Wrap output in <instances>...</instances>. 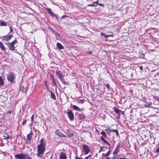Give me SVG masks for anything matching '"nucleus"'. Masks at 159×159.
<instances>
[{
	"instance_id": "f257e3e1",
	"label": "nucleus",
	"mask_w": 159,
	"mask_h": 159,
	"mask_svg": "<svg viewBox=\"0 0 159 159\" xmlns=\"http://www.w3.org/2000/svg\"><path fill=\"white\" fill-rule=\"evenodd\" d=\"M56 74L63 84H67V83L65 81L64 76L61 71L57 70L56 72Z\"/></svg>"
},
{
	"instance_id": "f03ea898",
	"label": "nucleus",
	"mask_w": 159,
	"mask_h": 159,
	"mask_svg": "<svg viewBox=\"0 0 159 159\" xmlns=\"http://www.w3.org/2000/svg\"><path fill=\"white\" fill-rule=\"evenodd\" d=\"M15 157L17 159H32L29 155L27 153H20L18 154L15 155Z\"/></svg>"
},
{
	"instance_id": "7ed1b4c3",
	"label": "nucleus",
	"mask_w": 159,
	"mask_h": 159,
	"mask_svg": "<svg viewBox=\"0 0 159 159\" xmlns=\"http://www.w3.org/2000/svg\"><path fill=\"white\" fill-rule=\"evenodd\" d=\"M37 156L39 157H42L45 150V147L38 145Z\"/></svg>"
},
{
	"instance_id": "20e7f679",
	"label": "nucleus",
	"mask_w": 159,
	"mask_h": 159,
	"mask_svg": "<svg viewBox=\"0 0 159 159\" xmlns=\"http://www.w3.org/2000/svg\"><path fill=\"white\" fill-rule=\"evenodd\" d=\"M17 42V40L15 39L11 43H5V44L8 46V48L10 50L12 51L14 50L15 51H16V50L14 49L15 48L14 44L15 43H16Z\"/></svg>"
},
{
	"instance_id": "39448f33",
	"label": "nucleus",
	"mask_w": 159,
	"mask_h": 159,
	"mask_svg": "<svg viewBox=\"0 0 159 159\" xmlns=\"http://www.w3.org/2000/svg\"><path fill=\"white\" fill-rule=\"evenodd\" d=\"M7 78L9 81L12 82L15 78L13 73L12 72H10L7 76Z\"/></svg>"
},
{
	"instance_id": "423d86ee",
	"label": "nucleus",
	"mask_w": 159,
	"mask_h": 159,
	"mask_svg": "<svg viewBox=\"0 0 159 159\" xmlns=\"http://www.w3.org/2000/svg\"><path fill=\"white\" fill-rule=\"evenodd\" d=\"M12 139V134L11 132H5L4 133L3 135V139L5 140H8L9 139Z\"/></svg>"
},
{
	"instance_id": "0eeeda50",
	"label": "nucleus",
	"mask_w": 159,
	"mask_h": 159,
	"mask_svg": "<svg viewBox=\"0 0 159 159\" xmlns=\"http://www.w3.org/2000/svg\"><path fill=\"white\" fill-rule=\"evenodd\" d=\"M47 12L48 13L50 16H51L53 17H55L56 19H57L58 18L59 16L58 15L53 13L51 9L49 8H47Z\"/></svg>"
},
{
	"instance_id": "6e6552de",
	"label": "nucleus",
	"mask_w": 159,
	"mask_h": 159,
	"mask_svg": "<svg viewBox=\"0 0 159 159\" xmlns=\"http://www.w3.org/2000/svg\"><path fill=\"white\" fill-rule=\"evenodd\" d=\"M83 147L84 152V155L88 154L90 151V150L89 147L86 144H83Z\"/></svg>"
},
{
	"instance_id": "1a4fd4ad",
	"label": "nucleus",
	"mask_w": 159,
	"mask_h": 159,
	"mask_svg": "<svg viewBox=\"0 0 159 159\" xmlns=\"http://www.w3.org/2000/svg\"><path fill=\"white\" fill-rule=\"evenodd\" d=\"M67 114L70 120H74V114L71 110L68 111Z\"/></svg>"
},
{
	"instance_id": "9d476101",
	"label": "nucleus",
	"mask_w": 159,
	"mask_h": 159,
	"mask_svg": "<svg viewBox=\"0 0 159 159\" xmlns=\"http://www.w3.org/2000/svg\"><path fill=\"white\" fill-rule=\"evenodd\" d=\"M13 37V35H12L10 34L9 35H5L3 36L2 37V40H4L6 41H8L10 40L11 38Z\"/></svg>"
},
{
	"instance_id": "9b49d317",
	"label": "nucleus",
	"mask_w": 159,
	"mask_h": 159,
	"mask_svg": "<svg viewBox=\"0 0 159 159\" xmlns=\"http://www.w3.org/2000/svg\"><path fill=\"white\" fill-rule=\"evenodd\" d=\"M76 114H78V118L79 120H83L86 117V116L82 113H76Z\"/></svg>"
},
{
	"instance_id": "f8f14e48",
	"label": "nucleus",
	"mask_w": 159,
	"mask_h": 159,
	"mask_svg": "<svg viewBox=\"0 0 159 159\" xmlns=\"http://www.w3.org/2000/svg\"><path fill=\"white\" fill-rule=\"evenodd\" d=\"M55 133L57 135L60 137L64 138L67 137V136L66 135L62 133L61 132L59 131L58 130H57L55 131Z\"/></svg>"
},
{
	"instance_id": "ddd939ff",
	"label": "nucleus",
	"mask_w": 159,
	"mask_h": 159,
	"mask_svg": "<svg viewBox=\"0 0 159 159\" xmlns=\"http://www.w3.org/2000/svg\"><path fill=\"white\" fill-rule=\"evenodd\" d=\"M46 144V142L45 141L44 139L42 138L40 140V144L39 145L45 147Z\"/></svg>"
},
{
	"instance_id": "4468645a",
	"label": "nucleus",
	"mask_w": 159,
	"mask_h": 159,
	"mask_svg": "<svg viewBox=\"0 0 159 159\" xmlns=\"http://www.w3.org/2000/svg\"><path fill=\"white\" fill-rule=\"evenodd\" d=\"M33 135V132L31 130L30 131V133L28 134L27 135V140H29V141H30L32 138V136Z\"/></svg>"
},
{
	"instance_id": "2eb2a0df",
	"label": "nucleus",
	"mask_w": 159,
	"mask_h": 159,
	"mask_svg": "<svg viewBox=\"0 0 159 159\" xmlns=\"http://www.w3.org/2000/svg\"><path fill=\"white\" fill-rule=\"evenodd\" d=\"M99 1L97 0L96 2H94L92 4H89L88 5L89 7H96L98 4Z\"/></svg>"
},
{
	"instance_id": "dca6fc26",
	"label": "nucleus",
	"mask_w": 159,
	"mask_h": 159,
	"mask_svg": "<svg viewBox=\"0 0 159 159\" xmlns=\"http://www.w3.org/2000/svg\"><path fill=\"white\" fill-rule=\"evenodd\" d=\"M60 159H66L67 157L65 153L64 152H61L59 156Z\"/></svg>"
},
{
	"instance_id": "f3484780",
	"label": "nucleus",
	"mask_w": 159,
	"mask_h": 159,
	"mask_svg": "<svg viewBox=\"0 0 159 159\" xmlns=\"http://www.w3.org/2000/svg\"><path fill=\"white\" fill-rule=\"evenodd\" d=\"M72 107L73 109L76 111H81L82 110V109H80L77 106L75 105H73L72 106Z\"/></svg>"
},
{
	"instance_id": "a211bd4d",
	"label": "nucleus",
	"mask_w": 159,
	"mask_h": 159,
	"mask_svg": "<svg viewBox=\"0 0 159 159\" xmlns=\"http://www.w3.org/2000/svg\"><path fill=\"white\" fill-rule=\"evenodd\" d=\"M66 133L68 137H71L73 136L74 135L72 133L70 132V131L69 129L67 130Z\"/></svg>"
},
{
	"instance_id": "6ab92c4d",
	"label": "nucleus",
	"mask_w": 159,
	"mask_h": 159,
	"mask_svg": "<svg viewBox=\"0 0 159 159\" xmlns=\"http://www.w3.org/2000/svg\"><path fill=\"white\" fill-rule=\"evenodd\" d=\"M101 139L103 142H104L105 143L107 144L110 147V146H111L110 144L108 143V142L107 141H106L104 139V138L103 137V136H101Z\"/></svg>"
},
{
	"instance_id": "aec40b11",
	"label": "nucleus",
	"mask_w": 159,
	"mask_h": 159,
	"mask_svg": "<svg viewBox=\"0 0 159 159\" xmlns=\"http://www.w3.org/2000/svg\"><path fill=\"white\" fill-rule=\"evenodd\" d=\"M114 111L118 114V116H120V110L115 107H114Z\"/></svg>"
},
{
	"instance_id": "412c9836",
	"label": "nucleus",
	"mask_w": 159,
	"mask_h": 159,
	"mask_svg": "<svg viewBox=\"0 0 159 159\" xmlns=\"http://www.w3.org/2000/svg\"><path fill=\"white\" fill-rule=\"evenodd\" d=\"M51 79L52 80V83L53 85L54 86H57V84H56V82L54 78V76L52 75L51 76Z\"/></svg>"
},
{
	"instance_id": "4be33fe9",
	"label": "nucleus",
	"mask_w": 159,
	"mask_h": 159,
	"mask_svg": "<svg viewBox=\"0 0 159 159\" xmlns=\"http://www.w3.org/2000/svg\"><path fill=\"white\" fill-rule=\"evenodd\" d=\"M57 46L59 49H63L64 48L63 46L60 43H57Z\"/></svg>"
},
{
	"instance_id": "5701e85b",
	"label": "nucleus",
	"mask_w": 159,
	"mask_h": 159,
	"mask_svg": "<svg viewBox=\"0 0 159 159\" xmlns=\"http://www.w3.org/2000/svg\"><path fill=\"white\" fill-rule=\"evenodd\" d=\"M0 48L2 50L5 51L6 49L5 48L3 43L2 42H0Z\"/></svg>"
},
{
	"instance_id": "b1692460",
	"label": "nucleus",
	"mask_w": 159,
	"mask_h": 159,
	"mask_svg": "<svg viewBox=\"0 0 159 159\" xmlns=\"http://www.w3.org/2000/svg\"><path fill=\"white\" fill-rule=\"evenodd\" d=\"M119 148H116L113 152V155H117L118 153L119 152Z\"/></svg>"
},
{
	"instance_id": "393cba45",
	"label": "nucleus",
	"mask_w": 159,
	"mask_h": 159,
	"mask_svg": "<svg viewBox=\"0 0 159 159\" xmlns=\"http://www.w3.org/2000/svg\"><path fill=\"white\" fill-rule=\"evenodd\" d=\"M49 92L51 93V97L54 100H55L56 99V97L54 94L52 92V91H49Z\"/></svg>"
},
{
	"instance_id": "a878e982",
	"label": "nucleus",
	"mask_w": 159,
	"mask_h": 159,
	"mask_svg": "<svg viewBox=\"0 0 159 159\" xmlns=\"http://www.w3.org/2000/svg\"><path fill=\"white\" fill-rule=\"evenodd\" d=\"M102 36H104L105 37L107 38L110 37H113V35H105L103 33H102L100 34Z\"/></svg>"
},
{
	"instance_id": "bb28decb",
	"label": "nucleus",
	"mask_w": 159,
	"mask_h": 159,
	"mask_svg": "<svg viewBox=\"0 0 159 159\" xmlns=\"http://www.w3.org/2000/svg\"><path fill=\"white\" fill-rule=\"evenodd\" d=\"M20 90L23 93H25L26 92V90L24 87H21L20 88Z\"/></svg>"
},
{
	"instance_id": "cd10ccee",
	"label": "nucleus",
	"mask_w": 159,
	"mask_h": 159,
	"mask_svg": "<svg viewBox=\"0 0 159 159\" xmlns=\"http://www.w3.org/2000/svg\"><path fill=\"white\" fill-rule=\"evenodd\" d=\"M6 26L7 24L6 22L4 21H2L1 22L0 26Z\"/></svg>"
},
{
	"instance_id": "c85d7f7f",
	"label": "nucleus",
	"mask_w": 159,
	"mask_h": 159,
	"mask_svg": "<svg viewBox=\"0 0 159 159\" xmlns=\"http://www.w3.org/2000/svg\"><path fill=\"white\" fill-rule=\"evenodd\" d=\"M101 134L102 135V136H103L105 138H107V135H106V133L104 131L101 132Z\"/></svg>"
},
{
	"instance_id": "c756f323",
	"label": "nucleus",
	"mask_w": 159,
	"mask_h": 159,
	"mask_svg": "<svg viewBox=\"0 0 159 159\" xmlns=\"http://www.w3.org/2000/svg\"><path fill=\"white\" fill-rule=\"evenodd\" d=\"M4 84V81L2 77L0 76V85L2 86Z\"/></svg>"
},
{
	"instance_id": "7c9ffc66",
	"label": "nucleus",
	"mask_w": 159,
	"mask_h": 159,
	"mask_svg": "<svg viewBox=\"0 0 159 159\" xmlns=\"http://www.w3.org/2000/svg\"><path fill=\"white\" fill-rule=\"evenodd\" d=\"M112 132L116 133L117 135H118L119 134L118 131L116 129H112Z\"/></svg>"
},
{
	"instance_id": "2f4dec72",
	"label": "nucleus",
	"mask_w": 159,
	"mask_h": 159,
	"mask_svg": "<svg viewBox=\"0 0 159 159\" xmlns=\"http://www.w3.org/2000/svg\"><path fill=\"white\" fill-rule=\"evenodd\" d=\"M105 131H107V132L108 133H109L112 132V129H110L108 128V129H105Z\"/></svg>"
},
{
	"instance_id": "473e14b6",
	"label": "nucleus",
	"mask_w": 159,
	"mask_h": 159,
	"mask_svg": "<svg viewBox=\"0 0 159 159\" xmlns=\"http://www.w3.org/2000/svg\"><path fill=\"white\" fill-rule=\"evenodd\" d=\"M110 153V150L109 151L106 153V154H105L104 156L105 157H108Z\"/></svg>"
},
{
	"instance_id": "72a5a7b5",
	"label": "nucleus",
	"mask_w": 159,
	"mask_h": 159,
	"mask_svg": "<svg viewBox=\"0 0 159 159\" xmlns=\"http://www.w3.org/2000/svg\"><path fill=\"white\" fill-rule=\"evenodd\" d=\"M151 105V103H149L148 104H145L144 105V107H149Z\"/></svg>"
},
{
	"instance_id": "f704fd0d",
	"label": "nucleus",
	"mask_w": 159,
	"mask_h": 159,
	"mask_svg": "<svg viewBox=\"0 0 159 159\" xmlns=\"http://www.w3.org/2000/svg\"><path fill=\"white\" fill-rule=\"evenodd\" d=\"M84 102V101L82 100H79L78 102L81 104H83Z\"/></svg>"
},
{
	"instance_id": "c9c22d12",
	"label": "nucleus",
	"mask_w": 159,
	"mask_h": 159,
	"mask_svg": "<svg viewBox=\"0 0 159 159\" xmlns=\"http://www.w3.org/2000/svg\"><path fill=\"white\" fill-rule=\"evenodd\" d=\"M34 115H33L31 117V121L33 122L34 120Z\"/></svg>"
},
{
	"instance_id": "e433bc0d",
	"label": "nucleus",
	"mask_w": 159,
	"mask_h": 159,
	"mask_svg": "<svg viewBox=\"0 0 159 159\" xmlns=\"http://www.w3.org/2000/svg\"><path fill=\"white\" fill-rule=\"evenodd\" d=\"M26 121H27V120L26 119H25V120L22 123V124L23 125H24L26 123Z\"/></svg>"
},
{
	"instance_id": "4c0bfd02",
	"label": "nucleus",
	"mask_w": 159,
	"mask_h": 159,
	"mask_svg": "<svg viewBox=\"0 0 159 159\" xmlns=\"http://www.w3.org/2000/svg\"><path fill=\"white\" fill-rule=\"evenodd\" d=\"M103 147H100V150L99 151V153L101 151H103Z\"/></svg>"
},
{
	"instance_id": "58836bf2",
	"label": "nucleus",
	"mask_w": 159,
	"mask_h": 159,
	"mask_svg": "<svg viewBox=\"0 0 159 159\" xmlns=\"http://www.w3.org/2000/svg\"><path fill=\"white\" fill-rule=\"evenodd\" d=\"M120 143H119L116 146V148H119L120 149Z\"/></svg>"
},
{
	"instance_id": "ea45409f",
	"label": "nucleus",
	"mask_w": 159,
	"mask_h": 159,
	"mask_svg": "<svg viewBox=\"0 0 159 159\" xmlns=\"http://www.w3.org/2000/svg\"><path fill=\"white\" fill-rule=\"evenodd\" d=\"M106 86L108 89H110V85L109 84H107L106 85Z\"/></svg>"
},
{
	"instance_id": "a19ab883",
	"label": "nucleus",
	"mask_w": 159,
	"mask_h": 159,
	"mask_svg": "<svg viewBox=\"0 0 159 159\" xmlns=\"http://www.w3.org/2000/svg\"><path fill=\"white\" fill-rule=\"evenodd\" d=\"M68 17V16H66V15H63V16H62L61 18H65L66 17Z\"/></svg>"
},
{
	"instance_id": "79ce46f5",
	"label": "nucleus",
	"mask_w": 159,
	"mask_h": 159,
	"mask_svg": "<svg viewBox=\"0 0 159 159\" xmlns=\"http://www.w3.org/2000/svg\"><path fill=\"white\" fill-rule=\"evenodd\" d=\"M156 152L157 153H158L159 154V147L157 149Z\"/></svg>"
},
{
	"instance_id": "37998d69",
	"label": "nucleus",
	"mask_w": 159,
	"mask_h": 159,
	"mask_svg": "<svg viewBox=\"0 0 159 159\" xmlns=\"http://www.w3.org/2000/svg\"><path fill=\"white\" fill-rule=\"evenodd\" d=\"M75 159H84L82 158H79L78 157H75Z\"/></svg>"
},
{
	"instance_id": "c03bdc74",
	"label": "nucleus",
	"mask_w": 159,
	"mask_h": 159,
	"mask_svg": "<svg viewBox=\"0 0 159 159\" xmlns=\"http://www.w3.org/2000/svg\"><path fill=\"white\" fill-rule=\"evenodd\" d=\"M121 113L122 115H124V111H121L120 110V113Z\"/></svg>"
},
{
	"instance_id": "a18cd8bd",
	"label": "nucleus",
	"mask_w": 159,
	"mask_h": 159,
	"mask_svg": "<svg viewBox=\"0 0 159 159\" xmlns=\"http://www.w3.org/2000/svg\"><path fill=\"white\" fill-rule=\"evenodd\" d=\"M140 69L141 70H143V67L142 66H140L139 67Z\"/></svg>"
},
{
	"instance_id": "49530a36",
	"label": "nucleus",
	"mask_w": 159,
	"mask_h": 159,
	"mask_svg": "<svg viewBox=\"0 0 159 159\" xmlns=\"http://www.w3.org/2000/svg\"><path fill=\"white\" fill-rule=\"evenodd\" d=\"M87 53L89 54H91L92 53V52L91 51L88 52Z\"/></svg>"
},
{
	"instance_id": "de8ad7c7",
	"label": "nucleus",
	"mask_w": 159,
	"mask_h": 159,
	"mask_svg": "<svg viewBox=\"0 0 159 159\" xmlns=\"http://www.w3.org/2000/svg\"><path fill=\"white\" fill-rule=\"evenodd\" d=\"M12 112V111H9L7 112V113H11Z\"/></svg>"
},
{
	"instance_id": "09e8293b",
	"label": "nucleus",
	"mask_w": 159,
	"mask_h": 159,
	"mask_svg": "<svg viewBox=\"0 0 159 159\" xmlns=\"http://www.w3.org/2000/svg\"><path fill=\"white\" fill-rule=\"evenodd\" d=\"M112 159H116V156H114L113 157L111 158Z\"/></svg>"
},
{
	"instance_id": "8fccbe9b",
	"label": "nucleus",
	"mask_w": 159,
	"mask_h": 159,
	"mask_svg": "<svg viewBox=\"0 0 159 159\" xmlns=\"http://www.w3.org/2000/svg\"><path fill=\"white\" fill-rule=\"evenodd\" d=\"M52 156H53V155L52 154L51 155V157H50V159H52Z\"/></svg>"
},
{
	"instance_id": "3c124183",
	"label": "nucleus",
	"mask_w": 159,
	"mask_h": 159,
	"mask_svg": "<svg viewBox=\"0 0 159 159\" xmlns=\"http://www.w3.org/2000/svg\"><path fill=\"white\" fill-rule=\"evenodd\" d=\"M10 32H11V31H12V30L11 27H10Z\"/></svg>"
},
{
	"instance_id": "603ef678",
	"label": "nucleus",
	"mask_w": 159,
	"mask_h": 159,
	"mask_svg": "<svg viewBox=\"0 0 159 159\" xmlns=\"http://www.w3.org/2000/svg\"><path fill=\"white\" fill-rule=\"evenodd\" d=\"M119 159H126V158L125 157H124L123 158H119Z\"/></svg>"
},
{
	"instance_id": "864d4df0",
	"label": "nucleus",
	"mask_w": 159,
	"mask_h": 159,
	"mask_svg": "<svg viewBox=\"0 0 159 159\" xmlns=\"http://www.w3.org/2000/svg\"><path fill=\"white\" fill-rule=\"evenodd\" d=\"M88 157H87L85 158V159H88Z\"/></svg>"
},
{
	"instance_id": "5fc2aeb1",
	"label": "nucleus",
	"mask_w": 159,
	"mask_h": 159,
	"mask_svg": "<svg viewBox=\"0 0 159 159\" xmlns=\"http://www.w3.org/2000/svg\"><path fill=\"white\" fill-rule=\"evenodd\" d=\"M99 5H100V6H102L103 5L102 4H101V3H100V4H99Z\"/></svg>"
},
{
	"instance_id": "6e6d98bb",
	"label": "nucleus",
	"mask_w": 159,
	"mask_h": 159,
	"mask_svg": "<svg viewBox=\"0 0 159 159\" xmlns=\"http://www.w3.org/2000/svg\"><path fill=\"white\" fill-rule=\"evenodd\" d=\"M106 159H111V158H110L109 157H107V158H106Z\"/></svg>"
},
{
	"instance_id": "4d7b16f0",
	"label": "nucleus",
	"mask_w": 159,
	"mask_h": 159,
	"mask_svg": "<svg viewBox=\"0 0 159 159\" xmlns=\"http://www.w3.org/2000/svg\"><path fill=\"white\" fill-rule=\"evenodd\" d=\"M91 156V155H89L88 156V158H89V157H90Z\"/></svg>"
},
{
	"instance_id": "13d9d810",
	"label": "nucleus",
	"mask_w": 159,
	"mask_h": 159,
	"mask_svg": "<svg viewBox=\"0 0 159 159\" xmlns=\"http://www.w3.org/2000/svg\"><path fill=\"white\" fill-rule=\"evenodd\" d=\"M157 75H159V72L157 73Z\"/></svg>"
},
{
	"instance_id": "bf43d9fd",
	"label": "nucleus",
	"mask_w": 159,
	"mask_h": 159,
	"mask_svg": "<svg viewBox=\"0 0 159 159\" xmlns=\"http://www.w3.org/2000/svg\"><path fill=\"white\" fill-rule=\"evenodd\" d=\"M46 86L47 87V85L46 84Z\"/></svg>"
}]
</instances>
